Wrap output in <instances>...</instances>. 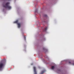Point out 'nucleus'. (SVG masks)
<instances>
[{"label": "nucleus", "mask_w": 74, "mask_h": 74, "mask_svg": "<svg viewBox=\"0 0 74 74\" xmlns=\"http://www.w3.org/2000/svg\"><path fill=\"white\" fill-rule=\"evenodd\" d=\"M9 4H10V3L8 2L6 3L5 5H3V7L4 8H8V9L10 10V9H11V7L9 5Z\"/></svg>", "instance_id": "nucleus-1"}, {"label": "nucleus", "mask_w": 74, "mask_h": 74, "mask_svg": "<svg viewBox=\"0 0 74 74\" xmlns=\"http://www.w3.org/2000/svg\"><path fill=\"white\" fill-rule=\"evenodd\" d=\"M24 40H26V36H24Z\"/></svg>", "instance_id": "nucleus-10"}, {"label": "nucleus", "mask_w": 74, "mask_h": 74, "mask_svg": "<svg viewBox=\"0 0 74 74\" xmlns=\"http://www.w3.org/2000/svg\"><path fill=\"white\" fill-rule=\"evenodd\" d=\"M44 17H47V15H44Z\"/></svg>", "instance_id": "nucleus-8"}, {"label": "nucleus", "mask_w": 74, "mask_h": 74, "mask_svg": "<svg viewBox=\"0 0 74 74\" xmlns=\"http://www.w3.org/2000/svg\"><path fill=\"white\" fill-rule=\"evenodd\" d=\"M17 25H18V28H20V27H21V25H20V24L19 23H18Z\"/></svg>", "instance_id": "nucleus-4"}, {"label": "nucleus", "mask_w": 74, "mask_h": 74, "mask_svg": "<svg viewBox=\"0 0 74 74\" xmlns=\"http://www.w3.org/2000/svg\"><path fill=\"white\" fill-rule=\"evenodd\" d=\"M72 64H73V65H74V63H73Z\"/></svg>", "instance_id": "nucleus-13"}, {"label": "nucleus", "mask_w": 74, "mask_h": 74, "mask_svg": "<svg viewBox=\"0 0 74 74\" xmlns=\"http://www.w3.org/2000/svg\"><path fill=\"white\" fill-rule=\"evenodd\" d=\"M18 20H16V21H14V23H18Z\"/></svg>", "instance_id": "nucleus-6"}, {"label": "nucleus", "mask_w": 74, "mask_h": 74, "mask_svg": "<svg viewBox=\"0 0 74 74\" xmlns=\"http://www.w3.org/2000/svg\"><path fill=\"white\" fill-rule=\"evenodd\" d=\"M33 68L34 70V74H37V71H36V67L34 66L33 67Z\"/></svg>", "instance_id": "nucleus-3"}, {"label": "nucleus", "mask_w": 74, "mask_h": 74, "mask_svg": "<svg viewBox=\"0 0 74 74\" xmlns=\"http://www.w3.org/2000/svg\"><path fill=\"white\" fill-rule=\"evenodd\" d=\"M44 73V71H42L41 73H40V74H43Z\"/></svg>", "instance_id": "nucleus-7"}, {"label": "nucleus", "mask_w": 74, "mask_h": 74, "mask_svg": "<svg viewBox=\"0 0 74 74\" xmlns=\"http://www.w3.org/2000/svg\"><path fill=\"white\" fill-rule=\"evenodd\" d=\"M69 64H71V62H69Z\"/></svg>", "instance_id": "nucleus-12"}, {"label": "nucleus", "mask_w": 74, "mask_h": 74, "mask_svg": "<svg viewBox=\"0 0 74 74\" xmlns=\"http://www.w3.org/2000/svg\"><path fill=\"white\" fill-rule=\"evenodd\" d=\"M45 30H47V27H46L45 28Z\"/></svg>", "instance_id": "nucleus-9"}, {"label": "nucleus", "mask_w": 74, "mask_h": 74, "mask_svg": "<svg viewBox=\"0 0 74 74\" xmlns=\"http://www.w3.org/2000/svg\"><path fill=\"white\" fill-rule=\"evenodd\" d=\"M43 50H46V49L45 48H43Z\"/></svg>", "instance_id": "nucleus-11"}, {"label": "nucleus", "mask_w": 74, "mask_h": 74, "mask_svg": "<svg viewBox=\"0 0 74 74\" xmlns=\"http://www.w3.org/2000/svg\"><path fill=\"white\" fill-rule=\"evenodd\" d=\"M4 66V63H0V70H1L2 69Z\"/></svg>", "instance_id": "nucleus-2"}, {"label": "nucleus", "mask_w": 74, "mask_h": 74, "mask_svg": "<svg viewBox=\"0 0 74 74\" xmlns=\"http://www.w3.org/2000/svg\"><path fill=\"white\" fill-rule=\"evenodd\" d=\"M51 69L52 70H54V69H55V66H51Z\"/></svg>", "instance_id": "nucleus-5"}]
</instances>
